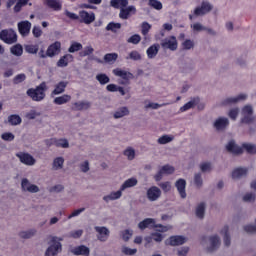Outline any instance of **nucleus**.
<instances>
[{
  "label": "nucleus",
  "instance_id": "obj_1",
  "mask_svg": "<svg viewBox=\"0 0 256 256\" xmlns=\"http://www.w3.org/2000/svg\"><path fill=\"white\" fill-rule=\"evenodd\" d=\"M65 15L69 19H72L73 21L79 20L80 23H85V25H91V23L95 21V13L87 12L86 10L79 11V15L73 12H69V10H66Z\"/></svg>",
  "mask_w": 256,
  "mask_h": 256
},
{
  "label": "nucleus",
  "instance_id": "obj_2",
  "mask_svg": "<svg viewBox=\"0 0 256 256\" xmlns=\"http://www.w3.org/2000/svg\"><path fill=\"white\" fill-rule=\"evenodd\" d=\"M47 91V84L42 82L36 88H29L26 92L28 97H31L32 101H43L45 99V92Z\"/></svg>",
  "mask_w": 256,
  "mask_h": 256
},
{
  "label": "nucleus",
  "instance_id": "obj_3",
  "mask_svg": "<svg viewBox=\"0 0 256 256\" xmlns=\"http://www.w3.org/2000/svg\"><path fill=\"white\" fill-rule=\"evenodd\" d=\"M58 241H63L62 238H58L57 236H52L51 238V243L46 252L45 256H57L61 251L63 250V245H61V242Z\"/></svg>",
  "mask_w": 256,
  "mask_h": 256
},
{
  "label": "nucleus",
  "instance_id": "obj_4",
  "mask_svg": "<svg viewBox=\"0 0 256 256\" xmlns=\"http://www.w3.org/2000/svg\"><path fill=\"white\" fill-rule=\"evenodd\" d=\"M0 39L7 45L17 43V33L13 29H4L0 32Z\"/></svg>",
  "mask_w": 256,
  "mask_h": 256
},
{
  "label": "nucleus",
  "instance_id": "obj_5",
  "mask_svg": "<svg viewBox=\"0 0 256 256\" xmlns=\"http://www.w3.org/2000/svg\"><path fill=\"white\" fill-rule=\"evenodd\" d=\"M242 119L241 123H245L246 125H250L255 121V116L253 115V106L246 105L242 108Z\"/></svg>",
  "mask_w": 256,
  "mask_h": 256
},
{
  "label": "nucleus",
  "instance_id": "obj_6",
  "mask_svg": "<svg viewBox=\"0 0 256 256\" xmlns=\"http://www.w3.org/2000/svg\"><path fill=\"white\" fill-rule=\"evenodd\" d=\"M16 157H18L19 161L23 163V165H27L28 167H33L37 163V160L29 154L25 152H19L16 154Z\"/></svg>",
  "mask_w": 256,
  "mask_h": 256
},
{
  "label": "nucleus",
  "instance_id": "obj_7",
  "mask_svg": "<svg viewBox=\"0 0 256 256\" xmlns=\"http://www.w3.org/2000/svg\"><path fill=\"white\" fill-rule=\"evenodd\" d=\"M146 197L148 201L151 202L159 201V199H161V188L157 186L148 188L146 191Z\"/></svg>",
  "mask_w": 256,
  "mask_h": 256
},
{
  "label": "nucleus",
  "instance_id": "obj_8",
  "mask_svg": "<svg viewBox=\"0 0 256 256\" xmlns=\"http://www.w3.org/2000/svg\"><path fill=\"white\" fill-rule=\"evenodd\" d=\"M175 173V167L166 164L160 168V170L155 174V181H161L164 175H173Z\"/></svg>",
  "mask_w": 256,
  "mask_h": 256
},
{
  "label": "nucleus",
  "instance_id": "obj_9",
  "mask_svg": "<svg viewBox=\"0 0 256 256\" xmlns=\"http://www.w3.org/2000/svg\"><path fill=\"white\" fill-rule=\"evenodd\" d=\"M209 246L207 247L208 253H213L221 247V238L217 234L212 235L208 238Z\"/></svg>",
  "mask_w": 256,
  "mask_h": 256
},
{
  "label": "nucleus",
  "instance_id": "obj_10",
  "mask_svg": "<svg viewBox=\"0 0 256 256\" xmlns=\"http://www.w3.org/2000/svg\"><path fill=\"white\" fill-rule=\"evenodd\" d=\"M97 234L98 241H101L102 243H105L107 239H109V235H111V231L108 230L105 226H95L94 227Z\"/></svg>",
  "mask_w": 256,
  "mask_h": 256
},
{
  "label": "nucleus",
  "instance_id": "obj_11",
  "mask_svg": "<svg viewBox=\"0 0 256 256\" xmlns=\"http://www.w3.org/2000/svg\"><path fill=\"white\" fill-rule=\"evenodd\" d=\"M163 49H169L170 51H177L178 43L175 36H170L161 42Z\"/></svg>",
  "mask_w": 256,
  "mask_h": 256
},
{
  "label": "nucleus",
  "instance_id": "obj_12",
  "mask_svg": "<svg viewBox=\"0 0 256 256\" xmlns=\"http://www.w3.org/2000/svg\"><path fill=\"white\" fill-rule=\"evenodd\" d=\"M21 189H22V191L28 192V193H39V191H40L39 186H37L35 184H31V182H29V179H27V178L22 179Z\"/></svg>",
  "mask_w": 256,
  "mask_h": 256
},
{
  "label": "nucleus",
  "instance_id": "obj_13",
  "mask_svg": "<svg viewBox=\"0 0 256 256\" xmlns=\"http://www.w3.org/2000/svg\"><path fill=\"white\" fill-rule=\"evenodd\" d=\"M137 14V8L134 5L126 6L120 9L119 18L123 20L129 19L131 15Z\"/></svg>",
  "mask_w": 256,
  "mask_h": 256
},
{
  "label": "nucleus",
  "instance_id": "obj_14",
  "mask_svg": "<svg viewBox=\"0 0 256 256\" xmlns=\"http://www.w3.org/2000/svg\"><path fill=\"white\" fill-rule=\"evenodd\" d=\"M212 9L213 6L208 1H203L201 3V6L195 8L194 15L196 17H199L201 15H207V13H209Z\"/></svg>",
  "mask_w": 256,
  "mask_h": 256
},
{
  "label": "nucleus",
  "instance_id": "obj_15",
  "mask_svg": "<svg viewBox=\"0 0 256 256\" xmlns=\"http://www.w3.org/2000/svg\"><path fill=\"white\" fill-rule=\"evenodd\" d=\"M175 187H176L181 199H187V192L185 190L187 187V181L183 178H180L175 182Z\"/></svg>",
  "mask_w": 256,
  "mask_h": 256
},
{
  "label": "nucleus",
  "instance_id": "obj_16",
  "mask_svg": "<svg viewBox=\"0 0 256 256\" xmlns=\"http://www.w3.org/2000/svg\"><path fill=\"white\" fill-rule=\"evenodd\" d=\"M70 253L75 256H89L91 255V249L85 245H80L70 249Z\"/></svg>",
  "mask_w": 256,
  "mask_h": 256
},
{
  "label": "nucleus",
  "instance_id": "obj_17",
  "mask_svg": "<svg viewBox=\"0 0 256 256\" xmlns=\"http://www.w3.org/2000/svg\"><path fill=\"white\" fill-rule=\"evenodd\" d=\"M226 151H228V153H231L232 155H242L243 148L237 145V143H235V140H230L226 145Z\"/></svg>",
  "mask_w": 256,
  "mask_h": 256
},
{
  "label": "nucleus",
  "instance_id": "obj_18",
  "mask_svg": "<svg viewBox=\"0 0 256 256\" xmlns=\"http://www.w3.org/2000/svg\"><path fill=\"white\" fill-rule=\"evenodd\" d=\"M187 243V238L184 236H171L168 240H166V245H171V247H177L179 245H184Z\"/></svg>",
  "mask_w": 256,
  "mask_h": 256
},
{
  "label": "nucleus",
  "instance_id": "obj_19",
  "mask_svg": "<svg viewBox=\"0 0 256 256\" xmlns=\"http://www.w3.org/2000/svg\"><path fill=\"white\" fill-rule=\"evenodd\" d=\"M199 103V98H194L191 101L187 102L184 104L181 108L180 111L183 113L185 111H189V109H193V107L198 106L199 110L205 109V105L203 104H198Z\"/></svg>",
  "mask_w": 256,
  "mask_h": 256
},
{
  "label": "nucleus",
  "instance_id": "obj_20",
  "mask_svg": "<svg viewBox=\"0 0 256 256\" xmlns=\"http://www.w3.org/2000/svg\"><path fill=\"white\" fill-rule=\"evenodd\" d=\"M61 53V42L56 41L50 44L47 48V55L48 57H55Z\"/></svg>",
  "mask_w": 256,
  "mask_h": 256
},
{
  "label": "nucleus",
  "instance_id": "obj_21",
  "mask_svg": "<svg viewBox=\"0 0 256 256\" xmlns=\"http://www.w3.org/2000/svg\"><path fill=\"white\" fill-rule=\"evenodd\" d=\"M18 31L22 37H27L31 33V22L21 21L18 23Z\"/></svg>",
  "mask_w": 256,
  "mask_h": 256
},
{
  "label": "nucleus",
  "instance_id": "obj_22",
  "mask_svg": "<svg viewBox=\"0 0 256 256\" xmlns=\"http://www.w3.org/2000/svg\"><path fill=\"white\" fill-rule=\"evenodd\" d=\"M138 228L141 231H145V229H154L155 228V219L146 218L143 221L139 222Z\"/></svg>",
  "mask_w": 256,
  "mask_h": 256
},
{
  "label": "nucleus",
  "instance_id": "obj_23",
  "mask_svg": "<svg viewBox=\"0 0 256 256\" xmlns=\"http://www.w3.org/2000/svg\"><path fill=\"white\" fill-rule=\"evenodd\" d=\"M113 74L116 77H121V79H123L124 81H129V79H133L134 77L133 73L121 70V68L114 69Z\"/></svg>",
  "mask_w": 256,
  "mask_h": 256
},
{
  "label": "nucleus",
  "instance_id": "obj_24",
  "mask_svg": "<svg viewBox=\"0 0 256 256\" xmlns=\"http://www.w3.org/2000/svg\"><path fill=\"white\" fill-rule=\"evenodd\" d=\"M123 195V190L121 188L116 192H111L109 195L103 197V201L105 203H109V201H116V199H121Z\"/></svg>",
  "mask_w": 256,
  "mask_h": 256
},
{
  "label": "nucleus",
  "instance_id": "obj_25",
  "mask_svg": "<svg viewBox=\"0 0 256 256\" xmlns=\"http://www.w3.org/2000/svg\"><path fill=\"white\" fill-rule=\"evenodd\" d=\"M67 85H69V82L60 81L58 84L55 85V88L52 91V95H61V93H65V89H67Z\"/></svg>",
  "mask_w": 256,
  "mask_h": 256
},
{
  "label": "nucleus",
  "instance_id": "obj_26",
  "mask_svg": "<svg viewBox=\"0 0 256 256\" xmlns=\"http://www.w3.org/2000/svg\"><path fill=\"white\" fill-rule=\"evenodd\" d=\"M247 99V95L239 94L237 97H230L223 101L222 105H231L233 103H239V101H245Z\"/></svg>",
  "mask_w": 256,
  "mask_h": 256
},
{
  "label": "nucleus",
  "instance_id": "obj_27",
  "mask_svg": "<svg viewBox=\"0 0 256 256\" xmlns=\"http://www.w3.org/2000/svg\"><path fill=\"white\" fill-rule=\"evenodd\" d=\"M75 111H87L91 107V102L89 101H78L73 104Z\"/></svg>",
  "mask_w": 256,
  "mask_h": 256
},
{
  "label": "nucleus",
  "instance_id": "obj_28",
  "mask_svg": "<svg viewBox=\"0 0 256 256\" xmlns=\"http://www.w3.org/2000/svg\"><path fill=\"white\" fill-rule=\"evenodd\" d=\"M228 126H229V119H227L225 117H220V118L216 119V121L214 122L215 129H225Z\"/></svg>",
  "mask_w": 256,
  "mask_h": 256
},
{
  "label": "nucleus",
  "instance_id": "obj_29",
  "mask_svg": "<svg viewBox=\"0 0 256 256\" xmlns=\"http://www.w3.org/2000/svg\"><path fill=\"white\" fill-rule=\"evenodd\" d=\"M72 61H73V55L66 54L58 60L57 67H67V65H69V63H71Z\"/></svg>",
  "mask_w": 256,
  "mask_h": 256
},
{
  "label": "nucleus",
  "instance_id": "obj_30",
  "mask_svg": "<svg viewBox=\"0 0 256 256\" xmlns=\"http://www.w3.org/2000/svg\"><path fill=\"white\" fill-rule=\"evenodd\" d=\"M139 183L137 178L132 177L124 181V183L121 185L120 189L121 191H125V189H130L131 187H135Z\"/></svg>",
  "mask_w": 256,
  "mask_h": 256
},
{
  "label": "nucleus",
  "instance_id": "obj_31",
  "mask_svg": "<svg viewBox=\"0 0 256 256\" xmlns=\"http://www.w3.org/2000/svg\"><path fill=\"white\" fill-rule=\"evenodd\" d=\"M221 235H224L223 241L225 247L231 246V236L229 235V226H224L222 230L220 231Z\"/></svg>",
  "mask_w": 256,
  "mask_h": 256
},
{
  "label": "nucleus",
  "instance_id": "obj_32",
  "mask_svg": "<svg viewBox=\"0 0 256 256\" xmlns=\"http://www.w3.org/2000/svg\"><path fill=\"white\" fill-rule=\"evenodd\" d=\"M159 49V44H153L150 46L146 51L148 59H155V57H157V53H159Z\"/></svg>",
  "mask_w": 256,
  "mask_h": 256
},
{
  "label": "nucleus",
  "instance_id": "obj_33",
  "mask_svg": "<svg viewBox=\"0 0 256 256\" xmlns=\"http://www.w3.org/2000/svg\"><path fill=\"white\" fill-rule=\"evenodd\" d=\"M110 5L114 9H123L129 5V0H111Z\"/></svg>",
  "mask_w": 256,
  "mask_h": 256
},
{
  "label": "nucleus",
  "instance_id": "obj_34",
  "mask_svg": "<svg viewBox=\"0 0 256 256\" xmlns=\"http://www.w3.org/2000/svg\"><path fill=\"white\" fill-rule=\"evenodd\" d=\"M248 171L249 170L247 168H236L232 172V178L241 179V177H245V175H247Z\"/></svg>",
  "mask_w": 256,
  "mask_h": 256
},
{
  "label": "nucleus",
  "instance_id": "obj_35",
  "mask_svg": "<svg viewBox=\"0 0 256 256\" xmlns=\"http://www.w3.org/2000/svg\"><path fill=\"white\" fill-rule=\"evenodd\" d=\"M207 208V204L205 202H201L196 207V217L198 219H204L205 217V209Z\"/></svg>",
  "mask_w": 256,
  "mask_h": 256
},
{
  "label": "nucleus",
  "instance_id": "obj_36",
  "mask_svg": "<svg viewBox=\"0 0 256 256\" xmlns=\"http://www.w3.org/2000/svg\"><path fill=\"white\" fill-rule=\"evenodd\" d=\"M242 151H246L249 155H256V144L253 143H243Z\"/></svg>",
  "mask_w": 256,
  "mask_h": 256
},
{
  "label": "nucleus",
  "instance_id": "obj_37",
  "mask_svg": "<svg viewBox=\"0 0 256 256\" xmlns=\"http://www.w3.org/2000/svg\"><path fill=\"white\" fill-rule=\"evenodd\" d=\"M35 235H37V230L35 228L19 233L21 239H31L32 237H35Z\"/></svg>",
  "mask_w": 256,
  "mask_h": 256
},
{
  "label": "nucleus",
  "instance_id": "obj_38",
  "mask_svg": "<svg viewBox=\"0 0 256 256\" xmlns=\"http://www.w3.org/2000/svg\"><path fill=\"white\" fill-rule=\"evenodd\" d=\"M47 7L54 9V11H61L62 5L58 0H45Z\"/></svg>",
  "mask_w": 256,
  "mask_h": 256
},
{
  "label": "nucleus",
  "instance_id": "obj_39",
  "mask_svg": "<svg viewBox=\"0 0 256 256\" xmlns=\"http://www.w3.org/2000/svg\"><path fill=\"white\" fill-rule=\"evenodd\" d=\"M71 101V95L64 94L60 97H56L54 99V104L55 105H65V103H69Z\"/></svg>",
  "mask_w": 256,
  "mask_h": 256
},
{
  "label": "nucleus",
  "instance_id": "obj_40",
  "mask_svg": "<svg viewBox=\"0 0 256 256\" xmlns=\"http://www.w3.org/2000/svg\"><path fill=\"white\" fill-rule=\"evenodd\" d=\"M65 163V159L63 157H57L53 160L52 167L54 171H59V169H63V164Z\"/></svg>",
  "mask_w": 256,
  "mask_h": 256
},
{
  "label": "nucleus",
  "instance_id": "obj_41",
  "mask_svg": "<svg viewBox=\"0 0 256 256\" xmlns=\"http://www.w3.org/2000/svg\"><path fill=\"white\" fill-rule=\"evenodd\" d=\"M10 52L15 57H21L23 55V46L21 44H16L10 48Z\"/></svg>",
  "mask_w": 256,
  "mask_h": 256
},
{
  "label": "nucleus",
  "instance_id": "obj_42",
  "mask_svg": "<svg viewBox=\"0 0 256 256\" xmlns=\"http://www.w3.org/2000/svg\"><path fill=\"white\" fill-rule=\"evenodd\" d=\"M129 114V109L127 107H121L114 113V119H121Z\"/></svg>",
  "mask_w": 256,
  "mask_h": 256
},
{
  "label": "nucleus",
  "instance_id": "obj_43",
  "mask_svg": "<svg viewBox=\"0 0 256 256\" xmlns=\"http://www.w3.org/2000/svg\"><path fill=\"white\" fill-rule=\"evenodd\" d=\"M23 120L21 119V116L17 115V114H12L8 117V123L10 125H21V122Z\"/></svg>",
  "mask_w": 256,
  "mask_h": 256
},
{
  "label": "nucleus",
  "instance_id": "obj_44",
  "mask_svg": "<svg viewBox=\"0 0 256 256\" xmlns=\"http://www.w3.org/2000/svg\"><path fill=\"white\" fill-rule=\"evenodd\" d=\"M25 51L30 55H37V53H39V45L28 44L25 46Z\"/></svg>",
  "mask_w": 256,
  "mask_h": 256
},
{
  "label": "nucleus",
  "instance_id": "obj_45",
  "mask_svg": "<svg viewBox=\"0 0 256 256\" xmlns=\"http://www.w3.org/2000/svg\"><path fill=\"white\" fill-rule=\"evenodd\" d=\"M96 80L100 83V85H107L111 79L107 74L100 73L96 76Z\"/></svg>",
  "mask_w": 256,
  "mask_h": 256
},
{
  "label": "nucleus",
  "instance_id": "obj_46",
  "mask_svg": "<svg viewBox=\"0 0 256 256\" xmlns=\"http://www.w3.org/2000/svg\"><path fill=\"white\" fill-rule=\"evenodd\" d=\"M81 49H83V44L79 43V42H73L68 51L69 53H76V51H81Z\"/></svg>",
  "mask_w": 256,
  "mask_h": 256
},
{
  "label": "nucleus",
  "instance_id": "obj_47",
  "mask_svg": "<svg viewBox=\"0 0 256 256\" xmlns=\"http://www.w3.org/2000/svg\"><path fill=\"white\" fill-rule=\"evenodd\" d=\"M117 29H121V23L110 22L106 26V31H112V33H117Z\"/></svg>",
  "mask_w": 256,
  "mask_h": 256
},
{
  "label": "nucleus",
  "instance_id": "obj_48",
  "mask_svg": "<svg viewBox=\"0 0 256 256\" xmlns=\"http://www.w3.org/2000/svg\"><path fill=\"white\" fill-rule=\"evenodd\" d=\"M149 31H151V24L149 22H142L141 24V34L146 37L149 35Z\"/></svg>",
  "mask_w": 256,
  "mask_h": 256
},
{
  "label": "nucleus",
  "instance_id": "obj_49",
  "mask_svg": "<svg viewBox=\"0 0 256 256\" xmlns=\"http://www.w3.org/2000/svg\"><path fill=\"white\" fill-rule=\"evenodd\" d=\"M171 141H173V137L169 135H163L157 140L159 145H167V143H171Z\"/></svg>",
  "mask_w": 256,
  "mask_h": 256
},
{
  "label": "nucleus",
  "instance_id": "obj_50",
  "mask_svg": "<svg viewBox=\"0 0 256 256\" xmlns=\"http://www.w3.org/2000/svg\"><path fill=\"white\" fill-rule=\"evenodd\" d=\"M55 147H61L62 149H69V141L67 139H57Z\"/></svg>",
  "mask_w": 256,
  "mask_h": 256
},
{
  "label": "nucleus",
  "instance_id": "obj_51",
  "mask_svg": "<svg viewBox=\"0 0 256 256\" xmlns=\"http://www.w3.org/2000/svg\"><path fill=\"white\" fill-rule=\"evenodd\" d=\"M150 7L156 9V11H161L163 9V4L159 0H149Z\"/></svg>",
  "mask_w": 256,
  "mask_h": 256
},
{
  "label": "nucleus",
  "instance_id": "obj_52",
  "mask_svg": "<svg viewBox=\"0 0 256 256\" xmlns=\"http://www.w3.org/2000/svg\"><path fill=\"white\" fill-rule=\"evenodd\" d=\"M124 155L125 157H127V159L129 161H133V159H135V149L129 147L124 151Z\"/></svg>",
  "mask_w": 256,
  "mask_h": 256
},
{
  "label": "nucleus",
  "instance_id": "obj_53",
  "mask_svg": "<svg viewBox=\"0 0 256 256\" xmlns=\"http://www.w3.org/2000/svg\"><path fill=\"white\" fill-rule=\"evenodd\" d=\"M95 49H93L91 46H86L83 51L79 53L80 57H87L89 55H93Z\"/></svg>",
  "mask_w": 256,
  "mask_h": 256
},
{
  "label": "nucleus",
  "instance_id": "obj_54",
  "mask_svg": "<svg viewBox=\"0 0 256 256\" xmlns=\"http://www.w3.org/2000/svg\"><path fill=\"white\" fill-rule=\"evenodd\" d=\"M127 43H132L133 45H139L141 43V36L139 34H134L128 38Z\"/></svg>",
  "mask_w": 256,
  "mask_h": 256
},
{
  "label": "nucleus",
  "instance_id": "obj_55",
  "mask_svg": "<svg viewBox=\"0 0 256 256\" xmlns=\"http://www.w3.org/2000/svg\"><path fill=\"white\" fill-rule=\"evenodd\" d=\"M121 237L123 239V241L127 242L129 241V239H131V237H133V230H124L121 232Z\"/></svg>",
  "mask_w": 256,
  "mask_h": 256
},
{
  "label": "nucleus",
  "instance_id": "obj_56",
  "mask_svg": "<svg viewBox=\"0 0 256 256\" xmlns=\"http://www.w3.org/2000/svg\"><path fill=\"white\" fill-rule=\"evenodd\" d=\"M126 59H132V61H141V54L137 50H133L129 53V57Z\"/></svg>",
  "mask_w": 256,
  "mask_h": 256
},
{
  "label": "nucleus",
  "instance_id": "obj_57",
  "mask_svg": "<svg viewBox=\"0 0 256 256\" xmlns=\"http://www.w3.org/2000/svg\"><path fill=\"white\" fill-rule=\"evenodd\" d=\"M211 169V162H203L200 164V171H202V173H209Z\"/></svg>",
  "mask_w": 256,
  "mask_h": 256
},
{
  "label": "nucleus",
  "instance_id": "obj_58",
  "mask_svg": "<svg viewBox=\"0 0 256 256\" xmlns=\"http://www.w3.org/2000/svg\"><path fill=\"white\" fill-rule=\"evenodd\" d=\"M118 57L119 55L117 53H108L104 56V61L106 63H111V61H115Z\"/></svg>",
  "mask_w": 256,
  "mask_h": 256
},
{
  "label": "nucleus",
  "instance_id": "obj_59",
  "mask_svg": "<svg viewBox=\"0 0 256 256\" xmlns=\"http://www.w3.org/2000/svg\"><path fill=\"white\" fill-rule=\"evenodd\" d=\"M122 253L124 254V255H136L137 254V248H129V247H127V246H123L122 247Z\"/></svg>",
  "mask_w": 256,
  "mask_h": 256
},
{
  "label": "nucleus",
  "instance_id": "obj_60",
  "mask_svg": "<svg viewBox=\"0 0 256 256\" xmlns=\"http://www.w3.org/2000/svg\"><path fill=\"white\" fill-rule=\"evenodd\" d=\"M27 79V76L25 74H18L13 78L14 85H19V83H23Z\"/></svg>",
  "mask_w": 256,
  "mask_h": 256
},
{
  "label": "nucleus",
  "instance_id": "obj_61",
  "mask_svg": "<svg viewBox=\"0 0 256 256\" xmlns=\"http://www.w3.org/2000/svg\"><path fill=\"white\" fill-rule=\"evenodd\" d=\"M194 183L196 187H203V178L201 176V173H196L194 175Z\"/></svg>",
  "mask_w": 256,
  "mask_h": 256
},
{
  "label": "nucleus",
  "instance_id": "obj_62",
  "mask_svg": "<svg viewBox=\"0 0 256 256\" xmlns=\"http://www.w3.org/2000/svg\"><path fill=\"white\" fill-rule=\"evenodd\" d=\"M159 187L164 191V193H169L171 191V182H163L159 184Z\"/></svg>",
  "mask_w": 256,
  "mask_h": 256
},
{
  "label": "nucleus",
  "instance_id": "obj_63",
  "mask_svg": "<svg viewBox=\"0 0 256 256\" xmlns=\"http://www.w3.org/2000/svg\"><path fill=\"white\" fill-rule=\"evenodd\" d=\"M243 201L246 203H251L255 201V193H247L243 196Z\"/></svg>",
  "mask_w": 256,
  "mask_h": 256
},
{
  "label": "nucleus",
  "instance_id": "obj_64",
  "mask_svg": "<svg viewBox=\"0 0 256 256\" xmlns=\"http://www.w3.org/2000/svg\"><path fill=\"white\" fill-rule=\"evenodd\" d=\"M39 115H41V113L36 112L35 110H30L26 113V119H36Z\"/></svg>",
  "mask_w": 256,
  "mask_h": 256
}]
</instances>
